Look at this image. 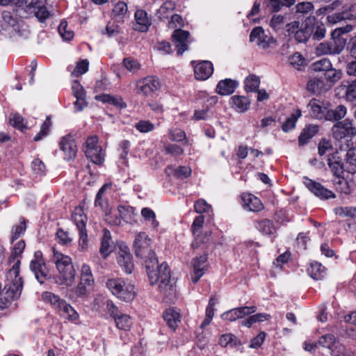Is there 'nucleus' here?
Instances as JSON below:
<instances>
[{
  "label": "nucleus",
  "mask_w": 356,
  "mask_h": 356,
  "mask_svg": "<svg viewBox=\"0 0 356 356\" xmlns=\"http://www.w3.org/2000/svg\"><path fill=\"white\" fill-rule=\"evenodd\" d=\"M152 239L143 232L136 234L134 243L133 250L136 257L143 260L145 267H168L165 262L159 266L158 258L152 249Z\"/></svg>",
  "instance_id": "obj_1"
},
{
  "label": "nucleus",
  "mask_w": 356,
  "mask_h": 356,
  "mask_svg": "<svg viewBox=\"0 0 356 356\" xmlns=\"http://www.w3.org/2000/svg\"><path fill=\"white\" fill-rule=\"evenodd\" d=\"M151 285L158 284L159 289L165 296H172L175 289L171 284L170 268H146Z\"/></svg>",
  "instance_id": "obj_2"
},
{
  "label": "nucleus",
  "mask_w": 356,
  "mask_h": 356,
  "mask_svg": "<svg viewBox=\"0 0 356 356\" xmlns=\"http://www.w3.org/2000/svg\"><path fill=\"white\" fill-rule=\"evenodd\" d=\"M106 286L114 296L125 302L133 300L136 296L134 285L126 284L122 280L110 279L106 282Z\"/></svg>",
  "instance_id": "obj_3"
},
{
  "label": "nucleus",
  "mask_w": 356,
  "mask_h": 356,
  "mask_svg": "<svg viewBox=\"0 0 356 356\" xmlns=\"http://www.w3.org/2000/svg\"><path fill=\"white\" fill-rule=\"evenodd\" d=\"M161 87V84L158 77L148 76L137 81L136 92L146 97H153Z\"/></svg>",
  "instance_id": "obj_4"
},
{
  "label": "nucleus",
  "mask_w": 356,
  "mask_h": 356,
  "mask_svg": "<svg viewBox=\"0 0 356 356\" xmlns=\"http://www.w3.org/2000/svg\"><path fill=\"white\" fill-rule=\"evenodd\" d=\"M172 42L175 45L178 55H182L188 50L190 44V33L188 31L177 29L172 34Z\"/></svg>",
  "instance_id": "obj_5"
},
{
  "label": "nucleus",
  "mask_w": 356,
  "mask_h": 356,
  "mask_svg": "<svg viewBox=\"0 0 356 356\" xmlns=\"http://www.w3.org/2000/svg\"><path fill=\"white\" fill-rule=\"evenodd\" d=\"M250 41L255 42L256 44L263 49L268 48L275 42L274 39L265 33L264 30L261 26L254 28L250 35Z\"/></svg>",
  "instance_id": "obj_6"
},
{
  "label": "nucleus",
  "mask_w": 356,
  "mask_h": 356,
  "mask_svg": "<svg viewBox=\"0 0 356 356\" xmlns=\"http://www.w3.org/2000/svg\"><path fill=\"white\" fill-rule=\"evenodd\" d=\"M305 24H308L312 39L321 40L325 38L326 33L325 26L322 22L317 20L314 16L307 17Z\"/></svg>",
  "instance_id": "obj_7"
},
{
  "label": "nucleus",
  "mask_w": 356,
  "mask_h": 356,
  "mask_svg": "<svg viewBox=\"0 0 356 356\" xmlns=\"http://www.w3.org/2000/svg\"><path fill=\"white\" fill-rule=\"evenodd\" d=\"M327 163L330 170L334 177L343 175L346 166L338 152L329 154L327 156Z\"/></svg>",
  "instance_id": "obj_8"
},
{
  "label": "nucleus",
  "mask_w": 356,
  "mask_h": 356,
  "mask_svg": "<svg viewBox=\"0 0 356 356\" xmlns=\"http://www.w3.org/2000/svg\"><path fill=\"white\" fill-rule=\"evenodd\" d=\"M304 179V184L306 187L316 196L320 197L321 199L335 197L334 194L331 191L324 188L320 183L316 182L307 177H305Z\"/></svg>",
  "instance_id": "obj_9"
},
{
  "label": "nucleus",
  "mask_w": 356,
  "mask_h": 356,
  "mask_svg": "<svg viewBox=\"0 0 356 356\" xmlns=\"http://www.w3.org/2000/svg\"><path fill=\"white\" fill-rule=\"evenodd\" d=\"M42 298L44 302L50 304L51 307L59 316L63 312V308L65 307V305H67L65 300L60 298L59 296L50 291L43 292Z\"/></svg>",
  "instance_id": "obj_10"
},
{
  "label": "nucleus",
  "mask_w": 356,
  "mask_h": 356,
  "mask_svg": "<svg viewBox=\"0 0 356 356\" xmlns=\"http://www.w3.org/2000/svg\"><path fill=\"white\" fill-rule=\"evenodd\" d=\"M60 147L67 160L74 159L77 153V146L73 136L67 135L62 138Z\"/></svg>",
  "instance_id": "obj_11"
},
{
  "label": "nucleus",
  "mask_w": 356,
  "mask_h": 356,
  "mask_svg": "<svg viewBox=\"0 0 356 356\" xmlns=\"http://www.w3.org/2000/svg\"><path fill=\"white\" fill-rule=\"evenodd\" d=\"M58 273L54 275L55 282L59 284L70 286L74 281L75 268H56Z\"/></svg>",
  "instance_id": "obj_12"
},
{
  "label": "nucleus",
  "mask_w": 356,
  "mask_h": 356,
  "mask_svg": "<svg viewBox=\"0 0 356 356\" xmlns=\"http://www.w3.org/2000/svg\"><path fill=\"white\" fill-rule=\"evenodd\" d=\"M327 103L316 99H311L307 104V108L309 110V115L316 119H324L327 109Z\"/></svg>",
  "instance_id": "obj_13"
},
{
  "label": "nucleus",
  "mask_w": 356,
  "mask_h": 356,
  "mask_svg": "<svg viewBox=\"0 0 356 356\" xmlns=\"http://www.w3.org/2000/svg\"><path fill=\"white\" fill-rule=\"evenodd\" d=\"M163 318L167 325L175 332L181 321V314L177 308L169 307L163 314Z\"/></svg>",
  "instance_id": "obj_14"
},
{
  "label": "nucleus",
  "mask_w": 356,
  "mask_h": 356,
  "mask_svg": "<svg viewBox=\"0 0 356 356\" xmlns=\"http://www.w3.org/2000/svg\"><path fill=\"white\" fill-rule=\"evenodd\" d=\"M118 252L117 261L121 267H133V256L129 247L126 245H120Z\"/></svg>",
  "instance_id": "obj_15"
},
{
  "label": "nucleus",
  "mask_w": 356,
  "mask_h": 356,
  "mask_svg": "<svg viewBox=\"0 0 356 356\" xmlns=\"http://www.w3.org/2000/svg\"><path fill=\"white\" fill-rule=\"evenodd\" d=\"M213 70L211 62L202 61L195 66V76L198 80H206L213 74Z\"/></svg>",
  "instance_id": "obj_16"
},
{
  "label": "nucleus",
  "mask_w": 356,
  "mask_h": 356,
  "mask_svg": "<svg viewBox=\"0 0 356 356\" xmlns=\"http://www.w3.org/2000/svg\"><path fill=\"white\" fill-rule=\"evenodd\" d=\"M114 249L115 244L112 241L111 232L108 229H104L101 241L99 252L103 257L106 258L114 250Z\"/></svg>",
  "instance_id": "obj_17"
},
{
  "label": "nucleus",
  "mask_w": 356,
  "mask_h": 356,
  "mask_svg": "<svg viewBox=\"0 0 356 356\" xmlns=\"http://www.w3.org/2000/svg\"><path fill=\"white\" fill-rule=\"evenodd\" d=\"M346 111V107L343 105H338L334 108H332L327 103L324 119L328 121H338L344 118Z\"/></svg>",
  "instance_id": "obj_18"
},
{
  "label": "nucleus",
  "mask_w": 356,
  "mask_h": 356,
  "mask_svg": "<svg viewBox=\"0 0 356 356\" xmlns=\"http://www.w3.org/2000/svg\"><path fill=\"white\" fill-rule=\"evenodd\" d=\"M136 24L134 29L140 32H146L151 25L147 13L143 10H137L135 13Z\"/></svg>",
  "instance_id": "obj_19"
},
{
  "label": "nucleus",
  "mask_w": 356,
  "mask_h": 356,
  "mask_svg": "<svg viewBox=\"0 0 356 356\" xmlns=\"http://www.w3.org/2000/svg\"><path fill=\"white\" fill-rule=\"evenodd\" d=\"M241 198L244 206L251 211L257 212L263 209V204L260 200L252 194H243Z\"/></svg>",
  "instance_id": "obj_20"
},
{
  "label": "nucleus",
  "mask_w": 356,
  "mask_h": 356,
  "mask_svg": "<svg viewBox=\"0 0 356 356\" xmlns=\"http://www.w3.org/2000/svg\"><path fill=\"white\" fill-rule=\"evenodd\" d=\"M236 87V83L232 79H225L220 81L216 88L217 92L221 95H228L234 92Z\"/></svg>",
  "instance_id": "obj_21"
},
{
  "label": "nucleus",
  "mask_w": 356,
  "mask_h": 356,
  "mask_svg": "<svg viewBox=\"0 0 356 356\" xmlns=\"http://www.w3.org/2000/svg\"><path fill=\"white\" fill-rule=\"evenodd\" d=\"M218 343L224 348H234L241 345V341L232 333L222 334L219 338Z\"/></svg>",
  "instance_id": "obj_22"
},
{
  "label": "nucleus",
  "mask_w": 356,
  "mask_h": 356,
  "mask_svg": "<svg viewBox=\"0 0 356 356\" xmlns=\"http://www.w3.org/2000/svg\"><path fill=\"white\" fill-rule=\"evenodd\" d=\"M346 172L348 173L356 172V147L350 148L346 155Z\"/></svg>",
  "instance_id": "obj_23"
},
{
  "label": "nucleus",
  "mask_w": 356,
  "mask_h": 356,
  "mask_svg": "<svg viewBox=\"0 0 356 356\" xmlns=\"http://www.w3.org/2000/svg\"><path fill=\"white\" fill-rule=\"evenodd\" d=\"M318 131L317 125L309 124L306 127L298 138V142L300 145H305Z\"/></svg>",
  "instance_id": "obj_24"
},
{
  "label": "nucleus",
  "mask_w": 356,
  "mask_h": 356,
  "mask_svg": "<svg viewBox=\"0 0 356 356\" xmlns=\"http://www.w3.org/2000/svg\"><path fill=\"white\" fill-rule=\"evenodd\" d=\"M84 152L87 158L92 163L100 165L104 160V154L102 152V148L96 147L95 149H84Z\"/></svg>",
  "instance_id": "obj_25"
},
{
  "label": "nucleus",
  "mask_w": 356,
  "mask_h": 356,
  "mask_svg": "<svg viewBox=\"0 0 356 356\" xmlns=\"http://www.w3.org/2000/svg\"><path fill=\"white\" fill-rule=\"evenodd\" d=\"M337 341V338L334 334L327 333L322 334L319 337L318 340V344L323 348H325L332 350V349H334L333 347L336 344Z\"/></svg>",
  "instance_id": "obj_26"
},
{
  "label": "nucleus",
  "mask_w": 356,
  "mask_h": 356,
  "mask_svg": "<svg viewBox=\"0 0 356 356\" xmlns=\"http://www.w3.org/2000/svg\"><path fill=\"white\" fill-rule=\"evenodd\" d=\"M232 100L235 109L240 113L246 111L250 107V102L244 96H233Z\"/></svg>",
  "instance_id": "obj_27"
},
{
  "label": "nucleus",
  "mask_w": 356,
  "mask_h": 356,
  "mask_svg": "<svg viewBox=\"0 0 356 356\" xmlns=\"http://www.w3.org/2000/svg\"><path fill=\"white\" fill-rule=\"evenodd\" d=\"M63 312L60 316L68 321L77 323V321L79 319V314L74 307H72L70 304L67 303V305H65V307H63Z\"/></svg>",
  "instance_id": "obj_28"
},
{
  "label": "nucleus",
  "mask_w": 356,
  "mask_h": 356,
  "mask_svg": "<svg viewBox=\"0 0 356 356\" xmlns=\"http://www.w3.org/2000/svg\"><path fill=\"white\" fill-rule=\"evenodd\" d=\"M307 88L311 92L321 94L325 90V83L322 79L313 78L308 81Z\"/></svg>",
  "instance_id": "obj_29"
},
{
  "label": "nucleus",
  "mask_w": 356,
  "mask_h": 356,
  "mask_svg": "<svg viewBox=\"0 0 356 356\" xmlns=\"http://www.w3.org/2000/svg\"><path fill=\"white\" fill-rule=\"evenodd\" d=\"M256 227L259 232L266 235L273 234L275 231L273 222L268 219L257 221Z\"/></svg>",
  "instance_id": "obj_30"
},
{
  "label": "nucleus",
  "mask_w": 356,
  "mask_h": 356,
  "mask_svg": "<svg viewBox=\"0 0 356 356\" xmlns=\"http://www.w3.org/2000/svg\"><path fill=\"white\" fill-rule=\"evenodd\" d=\"M345 97L348 102L356 107V79L346 86Z\"/></svg>",
  "instance_id": "obj_31"
},
{
  "label": "nucleus",
  "mask_w": 356,
  "mask_h": 356,
  "mask_svg": "<svg viewBox=\"0 0 356 356\" xmlns=\"http://www.w3.org/2000/svg\"><path fill=\"white\" fill-rule=\"evenodd\" d=\"M168 173L173 172V175L178 179H185L189 177L191 174V169L188 166H179L175 169L168 166L166 168Z\"/></svg>",
  "instance_id": "obj_32"
},
{
  "label": "nucleus",
  "mask_w": 356,
  "mask_h": 356,
  "mask_svg": "<svg viewBox=\"0 0 356 356\" xmlns=\"http://www.w3.org/2000/svg\"><path fill=\"white\" fill-rule=\"evenodd\" d=\"M72 218L79 231L86 229V217L84 216L83 210L81 208H76L72 214Z\"/></svg>",
  "instance_id": "obj_33"
},
{
  "label": "nucleus",
  "mask_w": 356,
  "mask_h": 356,
  "mask_svg": "<svg viewBox=\"0 0 356 356\" xmlns=\"http://www.w3.org/2000/svg\"><path fill=\"white\" fill-rule=\"evenodd\" d=\"M295 0H268V7L272 12H278L283 6H291Z\"/></svg>",
  "instance_id": "obj_34"
},
{
  "label": "nucleus",
  "mask_w": 356,
  "mask_h": 356,
  "mask_svg": "<svg viewBox=\"0 0 356 356\" xmlns=\"http://www.w3.org/2000/svg\"><path fill=\"white\" fill-rule=\"evenodd\" d=\"M115 322L116 327L122 330H129L132 324L131 316L124 314H122L118 318H115Z\"/></svg>",
  "instance_id": "obj_35"
},
{
  "label": "nucleus",
  "mask_w": 356,
  "mask_h": 356,
  "mask_svg": "<svg viewBox=\"0 0 356 356\" xmlns=\"http://www.w3.org/2000/svg\"><path fill=\"white\" fill-rule=\"evenodd\" d=\"M332 42H328L331 46L332 55L339 54L344 49L346 40L343 38L332 37Z\"/></svg>",
  "instance_id": "obj_36"
},
{
  "label": "nucleus",
  "mask_w": 356,
  "mask_h": 356,
  "mask_svg": "<svg viewBox=\"0 0 356 356\" xmlns=\"http://www.w3.org/2000/svg\"><path fill=\"white\" fill-rule=\"evenodd\" d=\"M304 27L296 31L294 37L298 42H306L311 37V32L308 24L304 23Z\"/></svg>",
  "instance_id": "obj_37"
},
{
  "label": "nucleus",
  "mask_w": 356,
  "mask_h": 356,
  "mask_svg": "<svg viewBox=\"0 0 356 356\" xmlns=\"http://www.w3.org/2000/svg\"><path fill=\"white\" fill-rule=\"evenodd\" d=\"M260 84V79L255 75H251L245 80V88L247 92L257 91Z\"/></svg>",
  "instance_id": "obj_38"
},
{
  "label": "nucleus",
  "mask_w": 356,
  "mask_h": 356,
  "mask_svg": "<svg viewBox=\"0 0 356 356\" xmlns=\"http://www.w3.org/2000/svg\"><path fill=\"white\" fill-rule=\"evenodd\" d=\"M300 115L301 113L300 110H297L296 113L291 114V115L288 118L285 122L282 124V130L284 132H287L293 129L296 126L297 120L300 117Z\"/></svg>",
  "instance_id": "obj_39"
},
{
  "label": "nucleus",
  "mask_w": 356,
  "mask_h": 356,
  "mask_svg": "<svg viewBox=\"0 0 356 356\" xmlns=\"http://www.w3.org/2000/svg\"><path fill=\"white\" fill-rule=\"evenodd\" d=\"M290 65L296 70H300L305 66V59L300 53H295L289 58Z\"/></svg>",
  "instance_id": "obj_40"
},
{
  "label": "nucleus",
  "mask_w": 356,
  "mask_h": 356,
  "mask_svg": "<svg viewBox=\"0 0 356 356\" xmlns=\"http://www.w3.org/2000/svg\"><path fill=\"white\" fill-rule=\"evenodd\" d=\"M331 354L332 356H353L354 352L351 348L339 343L335 346L334 349H332Z\"/></svg>",
  "instance_id": "obj_41"
},
{
  "label": "nucleus",
  "mask_w": 356,
  "mask_h": 356,
  "mask_svg": "<svg viewBox=\"0 0 356 356\" xmlns=\"http://www.w3.org/2000/svg\"><path fill=\"white\" fill-rule=\"evenodd\" d=\"M353 15L348 12L335 13L327 17V22L330 24H336L342 20L350 19Z\"/></svg>",
  "instance_id": "obj_42"
},
{
  "label": "nucleus",
  "mask_w": 356,
  "mask_h": 356,
  "mask_svg": "<svg viewBox=\"0 0 356 356\" xmlns=\"http://www.w3.org/2000/svg\"><path fill=\"white\" fill-rule=\"evenodd\" d=\"M336 190L340 193H348L349 188L347 181L344 179L343 175L335 177L332 181Z\"/></svg>",
  "instance_id": "obj_43"
},
{
  "label": "nucleus",
  "mask_w": 356,
  "mask_h": 356,
  "mask_svg": "<svg viewBox=\"0 0 356 356\" xmlns=\"http://www.w3.org/2000/svg\"><path fill=\"white\" fill-rule=\"evenodd\" d=\"M332 63L328 58H323L312 64V68L315 72H324L330 69Z\"/></svg>",
  "instance_id": "obj_44"
},
{
  "label": "nucleus",
  "mask_w": 356,
  "mask_h": 356,
  "mask_svg": "<svg viewBox=\"0 0 356 356\" xmlns=\"http://www.w3.org/2000/svg\"><path fill=\"white\" fill-rule=\"evenodd\" d=\"M134 211V209L130 206L120 205L118 207V211L120 217L126 221H129L132 219Z\"/></svg>",
  "instance_id": "obj_45"
},
{
  "label": "nucleus",
  "mask_w": 356,
  "mask_h": 356,
  "mask_svg": "<svg viewBox=\"0 0 356 356\" xmlns=\"http://www.w3.org/2000/svg\"><path fill=\"white\" fill-rule=\"evenodd\" d=\"M339 123L348 136L353 137L356 136V127L354 126L353 121L346 119L342 122H339Z\"/></svg>",
  "instance_id": "obj_46"
},
{
  "label": "nucleus",
  "mask_w": 356,
  "mask_h": 356,
  "mask_svg": "<svg viewBox=\"0 0 356 356\" xmlns=\"http://www.w3.org/2000/svg\"><path fill=\"white\" fill-rule=\"evenodd\" d=\"M9 122L11 126L23 131L26 127L24 123V118L17 113H12L9 116Z\"/></svg>",
  "instance_id": "obj_47"
},
{
  "label": "nucleus",
  "mask_w": 356,
  "mask_h": 356,
  "mask_svg": "<svg viewBox=\"0 0 356 356\" xmlns=\"http://www.w3.org/2000/svg\"><path fill=\"white\" fill-rule=\"evenodd\" d=\"M37 280L40 283L43 284L47 280L51 278V275L49 274V268H31Z\"/></svg>",
  "instance_id": "obj_48"
},
{
  "label": "nucleus",
  "mask_w": 356,
  "mask_h": 356,
  "mask_svg": "<svg viewBox=\"0 0 356 356\" xmlns=\"http://www.w3.org/2000/svg\"><path fill=\"white\" fill-rule=\"evenodd\" d=\"M327 268H307L308 275L314 280H321L327 275Z\"/></svg>",
  "instance_id": "obj_49"
},
{
  "label": "nucleus",
  "mask_w": 356,
  "mask_h": 356,
  "mask_svg": "<svg viewBox=\"0 0 356 356\" xmlns=\"http://www.w3.org/2000/svg\"><path fill=\"white\" fill-rule=\"evenodd\" d=\"M130 143L128 140H123L119 146L120 159L122 161V163L127 165V156L129 151Z\"/></svg>",
  "instance_id": "obj_50"
},
{
  "label": "nucleus",
  "mask_w": 356,
  "mask_h": 356,
  "mask_svg": "<svg viewBox=\"0 0 356 356\" xmlns=\"http://www.w3.org/2000/svg\"><path fill=\"white\" fill-rule=\"evenodd\" d=\"M67 23L65 21L60 22L58 31L61 37L65 40H70L74 37V32L71 30H67Z\"/></svg>",
  "instance_id": "obj_51"
},
{
  "label": "nucleus",
  "mask_w": 356,
  "mask_h": 356,
  "mask_svg": "<svg viewBox=\"0 0 356 356\" xmlns=\"http://www.w3.org/2000/svg\"><path fill=\"white\" fill-rule=\"evenodd\" d=\"M89 63L87 60H82L77 63L76 67L72 72L73 76H79L88 70Z\"/></svg>",
  "instance_id": "obj_52"
},
{
  "label": "nucleus",
  "mask_w": 356,
  "mask_h": 356,
  "mask_svg": "<svg viewBox=\"0 0 356 356\" xmlns=\"http://www.w3.org/2000/svg\"><path fill=\"white\" fill-rule=\"evenodd\" d=\"M54 260L56 266H67L72 264V259L67 255L54 251Z\"/></svg>",
  "instance_id": "obj_53"
},
{
  "label": "nucleus",
  "mask_w": 356,
  "mask_h": 356,
  "mask_svg": "<svg viewBox=\"0 0 356 356\" xmlns=\"http://www.w3.org/2000/svg\"><path fill=\"white\" fill-rule=\"evenodd\" d=\"M315 52L318 56L332 55L331 46L328 42H321L315 48Z\"/></svg>",
  "instance_id": "obj_54"
},
{
  "label": "nucleus",
  "mask_w": 356,
  "mask_h": 356,
  "mask_svg": "<svg viewBox=\"0 0 356 356\" xmlns=\"http://www.w3.org/2000/svg\"><path fill=\"white\" fill-rule=\"evenodd\" d=\"M142 216L151 222L154 227H157L159 222L156 220V216L154 212L149 208H143L141 211Z\"/></svg>",
  "instance_id": "obj_55"
},
{
  "label": "nucleus",
  "mask_w": 356,
  "mask_h": 356,
  "mask_svg": "<svg viewBox=\"0 0 356 356\" xmlns=\"http://www.w3.org/2000/svg\"><path fill=\"white\" fill-rule=\"evenodd\" d=\"M51 125V120L49 117H47L45 121L41 125L40 132L34 137L35 141H39L42 138L43 136L47 135L49 128Z\"/></svg>",
  "instance_id": "obj_56"
},
{
  "label": "nucleus",
  "mask_w": 356,
  "mask_h": 356,
  "mask_svg": "<svg viewBox=\"0 0 356 356\" xmlns=\"http://www.w3.org/2000/svg\"><path fill=\"white\" fill-rule=\"evenodd\" d=\"M3 22L8 24V26H12L16 31L18 28V22L15 17H13L12 13L8 11H3L1 14Z\"/></svg>",
  "instance_id": "obj_57"
},
{
  "label": "nucleus",
  "mask_w": 356,
  "mask_h": 356,
  "mask_svg": "<svg viewBox=\"0 0 356 356\" xmlns=\"http://www.w3.org/2000/svg\"><path fill=\"white\" fill-rule=\"evenodd\" d=\"M341 71L332 68V66L325 72V78L332 83L338 81L341 78Z\"/></svg>",
  "instance_id": "obj_58"
},
{
  "label": "nucleus",
  "mask_w": 356,
  "mask_h": 356,
  "mask_svg": "<svg viewBox=\"0 0 356 356\" xmlns=\"http://www.w3.org/2000/svg\"><path fill=\"white\" fill-rule=\"evenodd\" d=\"M134 127L141 133H147L154 129V125L149 120H140L137 122Z\"/></svg>",
  "instance_id": "obj_59"
},
{
  "label": "nucleus",
  "mask_w": 356,
  "mask_h": 356,
  "mask_svg": "<svg viewBox=\"0 0 356 356\" xmlns=\"http://www.w3.org/2000/svg\"><path fill=\"white\" fill-rule=\"evenodd\" d=\"M266 337V333L264 331H261L256 337H254L250 341L249 346L251 348L257 349L261 346Z\"/></svg>",
  "instance_id": "obj_60"
},
{
  "label": "nucleus",
  "mask_w": 356,
  "mask_h": 356,
  "mask_svg": "<svg viewBox=\"0 0 356 356\" xmlns=\"http://www.w3.org/2000/svg\"><path fill=\"white\" fill-rule=\"evenodd\" d=\"M79 283L87 286L92 285L93 279L90 268H82Z\"/></svg>",
  "instance_id": "obj_61"
},
{
  "label": "nucleus",
  "mask_w": 356,
  "mask_h": 356,
  "mask_svg": "<svg viewBox=\"0 0 356 356\" xmlns=\"http://www.w3.org/2000/svg\"><path fill=\"white\" fill-rule=\"evenodd\" d=\"M238 319L245 317V316L254 314L257 311L255 306H245L235 308Z\"/></svg>",
  "instance_id": "obj_62"
},
{
  "label": "nucleus",
  "mask_w": 356,
  "mask_h": 356,
  "mask_svg": "<svg viewBox=\"0 0 356 356\" xmlns=\"http://www.w3.org/2000/svg\"><path fill=\"white\" fill-rule=\"evenodd\" d=\"M284 17L281 15H274L270 20V25L275 30H280L285 23Z\"/></svg>",
  "instance_id": "obj_63"
},
{
  "label": "nucleus",
  "mask_w": 356,
  "mask_h": 356,
  "mask_svg": "<svg viewBox=\"0 0 356 356\" xmlns=\"http://www.w3.org/2000/svg\"><path fill=\"white\" fill-rule=\"evenodd\" d=\"M194 208L195 212L198 213H207L211 209V206L204 200H197L194 204Z\"/></svg>",
  "instance_id": "obj_64"
}]
</instances>
